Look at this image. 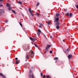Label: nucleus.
<instances>
[{"mask_svg":"<svg viewBox=\"0 0 78 78\" xmlns=\"http://www.w3.org/2000/svg\"><path fill=\"white\" fill-rule=\"evenodd\" d=\"M34 53L33 51H31V54L27 55L26 56V58L27 59H29V57H30L31 58H33L34 57Z\"/></svg>","mask_w":78,"mask_h":78,"instance_id":"obj_1","label":"nucleus"},{"mask_svg":"<svg viewBox=\"0 0 78 78\" xmlns=\"http://www.w3.org/2000/svg\"><path fill=\"white\" fill-rule=\"evenodd\" d=\"M47 47H46L45 48V50L46 52H47L48 51V48H50V47L51 46V45L47 44Z\"/></svg>","mask_w":78,"mask_h":78,"instance_id":"obj_2","label":"nucleus"},{"mask_svg":"<svg viewBox=\"0 0 78 78\" xmlns=\"http://www.w3.org/2000/svg\"><path fill=\"white\" fill-rule=\"evenodd\" d=\"M55 22H56V25L57 26L59 25V20H55L54 21Z\"/></svg>","mask_w":78,"mask_h":78,"instance_id":"obj_3","label":"nucleus"},{"mask_svg":"<svg viewBox=\"0 0 78 78\" xmlns=\"http://www.w3.org/2000/svg\"><path fill=\"white\" fill-rule=\"evenodd\" d=\"M29 12H30L31 16H34V15L33 14V12H31V8H29Z\"/></svg>","mask_w":78,"mask_h":78,"instance_id":"obj_4","label":"nucleus"},{"mask_svg":"<svg viewBox=\"0 0 78 78\" xmlns=\"http://www.w3.org/2000/svg\"><path fill=\"white\" fill-rule=\"evenodd\" d=\"M4 13V10L3 9H0V16L2 15Z\"/></svg>","mask_w":78,"mask_h":78,"instance_id":"obj_5","label":"nucleus"},{"mask_svg":"<svg viewBox=\"0 0 78 78\" xmlns=\"http://www.w3.org/2000/svg\"><path fill=\"white\" fill-rule=\"evenodd\" d=\"M72 55H68V58L69 59H70V58H72Z\"/></svg>","mask_w":78,"mask_h":78,"instance_id":"obj_6","label":"nucleus"},{"mask_svg":"<svg viewBox=\"0 0 78 78\" xmlns=\"http://www.w3.org/2000/svg\"><path fill=\"white\" fill-rule=\"evenodd\" d=\"M59 13H57L55 15V16H56V17H59Z\"/></svg>","mask_w":78,"mask_h":78,"instance_id":"obj_7","label":"nucleus"},{"mask_svg":"<svg viewBox=\"0 0 78 78\" xmlns=\"http://www.w3.org/2000/svg\"><path fill=\"white\" fill-rule=\"evenodd\" d=\"M12 12L14 13V14H16V12L15 11H14V10H12Z\"/></svg>","mask_w":78,"mask_h":78,"instance_id":"obj_8","label":"nucleus"},{"mask_svg":"<svg viewBox=\"0 0 78 78\" xmlns=\"http://www.w3.org/2000/svg\"><path fill=\"white\" fill-rule=\"evenodd\" d=\"M36 41V38L35 37H34L32 38V41Z\"/></svg>","mask_w":78,"mask_h":78,"instance_id":"obj_9","label":"nucleus"},{"mask_svg":"<svg viewBox=\"0 0 78 78\" xmlns=\"http://www.w3.org/2000/svg\"><path fill=\"white\" fill-rule=\"evenodd\" d=\"M18 3H19V4H20V5H22L23 4L22 2L21 1H19Z\"/></svg>","mask_w":78,"mask_h":78,"instance_id":"obj_10","label":"nucleus"},{"mask_svg":"<svg viewBox=\"0 0 78 78\" xmlns=\"http://www.w3.org/2000/svg\"><path fill=\"white\" fill-rule=\"evenodd\" d=\"M7 7H9V5L8 3L6 4Z\"/></svg>","mask_w":78,"mask_h":78,"instance_id":"obj_11","label":"nucleus"},{"mask_svg":"<svg viewBox=\"0 0 78 78\" xmlns=\"http://www.w3.org/2000/svg\"><path fill=\"white\" fill-rule=\"evenodd\" d=\"M57 59H58V57H55L54 58V60H57Z\"/></svg>","mask_w":78,"mask_h":78,"instance_id":"obj_12","label":"nucleus"},{"mask_svg":"<svg viewBox=\"0 0 78 78\" xmlns=\"http://www.w3.org/2000/svg\"><path fill=\"white\" fill-rule=\"evenodd\" d=\"M48 25H51V22H50V21H48Z\"/></svg>","mask_w":78,"mask_h":78,"instance_id":"obj_13","label":"nucleus"},{"mask_svg":"<svg viewBox=\"0 0 78 78\" xmlns=\"http://www.w3.org/2000/svg\"><path fill=\"white\" fill-rule=\"evenodd\" d=\"M34 46L36 47H37V48H39V47L38 45H36V44H34Z\"/></svg>","mask_w":78,"mask_h":78,"instance_id":"obj_14","label":"nucleus"},{"mask_svg":"<svg viewBox=\"0 0 78 78\" xmlns=\"http://www.w3.org/2000/svg\"><path fill=\"white\" fill-rule=\"evenodd\" d=\"M56 28L57 29H59V26H56Z\"/></svg>","mask_w":78,"mask_h":78,"instance_id":"obj_15","label":"nucleus"},{"mask_svg":"<svg viewBox=\"0 0 78 78\" xmlns=\"http://www.w3.org/2000/svg\"><path fill=\"white\" fill-rule=\"evenodd\" d=\"M39 2H37V5H36V6H39Z\"/></svg>","mask_w":78,"mask_h":78,"instance_id":"obj_16","label":"nucleus"},{"mask_svg":"<svg viewBox=\"0 0 78 78\" xmlns=\"http://www.w3.org/2000/svg\"><path fill=\"white\" fill-rule=\"evenodd\" d=\"M19 63V62L18 61H17L16 62V64H18Z\"/></svg>","mask_w":78,"mask_h":78,"instance_id":"obj_17","label":"nucleus"},{"mask_svg":"<svg viewBox=\"0 0 78 78\" xmlns=\"http://www.w3.org/2000/svg\"><path fill=\"white\" fill-rule=\"evenodd\" d=\"M0 76H3V73H0Z\"/></svg>","mask_w":78,"mask_h":78,"instance_id":"obj_18","label":"nucleus"},{"mask_svg":"<svg viewBox=\"0 0 78 78\" xmlns=\"http://www.w3.org/2000/svg\"><path fill=\"white\" fill-rule=\"evenodd\" d=\"M72 16V13H71L69 14V16L70 17H71Z\"/></svg>","mask_w":78,"mask_h":78,"instance_id":"obj_19","label":"nucleus"},{"mask_svg":"<svg viewBox=\"0 0 78 78\" xmlns=\"http://www.w3.org/2000/svg\"><path fill=\"white\" fill-rule=\"evenodd\" d=\"M20 24L21 27H22V23L20 22Z\"/></svg>","mask_w":78,"mask_h":78,"instance_id":"obj_20","label":"nucleus"},{"mask_svg":"<svg viewBox=\"0 0 78 78\" xmlns=\"http://www.w3.org/2000/svg\"><path fill=\"white\" fill-rule=\"evenodd\" d=\"M37 34H38V36H39V35H40V33L39 32H37Z\"/></svg>","mask_w":78,"mask_h":78,"instance_id":"obj_21","label":"nucleus"},{"mask_svg":"<svg viewBox=\"0 0 78 78\" xmlns=\"http://www.w3.org/2000/svg\"><path fill=\"white\" fill-rule=\"evenodd\" d=\"M8 9L9 11H11V7H9Z\"/></svg>","mask_w":78,"mask_h":78,"instance_id":"obj_22","label":"nucleus"},{"mask_svg":"<svg viewBox=\"0 0 78 78\" xmlns=\"http://www.w3.org/2000/svg\"><path fill=\"white\" fill-rule=\"evenodd\" d=\"M5 23H7L8 22V20H6L5 21Z\"/></svg>","mask_w":78,"mask_h":78,"instance_id":"obj_23","label":"nucleus"},{"mask_svg":"<svg viewBox=\"0 0 78 78\" xmlns=\"http://www.w3.org/2000/svg\"><path fill=\"white\" fill-rule=\"evenodd\" d=\"M41 76H42V77L43 76V73H41Z\"/></svg>","mask_w":78,"mask_h":78,"instance_id":"obj_24","label":"nucleus"},{"mask_svg":"<svg viewBox=\"0 0 78 78\" xmlns=\"http://www.w3.org/2000/svg\"><path fill=\"white\" fill-rule=\"evenodd\" d=\"M66 16H69V13H68L66 14Z\"/></svg>","mask_w":78,"mask_h":78,"instance_id":"obj_25","label":"nucleus"},{"mask_svg":"<svg viewBox=\"0 0 78 78\" xmlns=\"http://www.w3.org/2000/svg\"><path fill=\"white\" fill-rule=\"evenodd\" d=\"M65 12H67V9H65Z\"/></svg>","mask_w":78,"mask_h":78,"instance_id":"obj_26","label":"nucleus"},{"mask_svg":"<svg viewBox=\"0 0 78 78\" xmlns=\"http://www.w3.org/2000/svg\"><path fill=\"white\" fill-rule=\"evenodd\" d=\"M30 39L31 41H33V38H32L31 37H30Z\"/></svg>","mask_w":78,"mask_h":78,"instance_id":"obj_27","label":"nucleus"},{"mask_svg":"<svg viewBox=\"0 0 78 78\" xmlns=\"http://www.w3.org/2000/svg\"><path fill=\"white\" fill-rule=\"evenodd\" d=\"M29 73H32V71H31V70H30L29 71Z\"/></svg>","mask_w":78,"mask_h":78,"instance_id":"obj_28","label":"nucleus"},{"mask_svg":"<svg viewBox=\"0 0 78 78\" xmlns=\"http://www.w3.org/2000/svg\"><path fill=\"white\" fill-rule=\"evenodd\" d=\"M38 31L39 32H41V30L40 29L38 30Z\"/></svg>","mask_w":78,"mask_h":78,"instance_id":"obj_29","label":"nucleus"},{"mask_svg":"<svg viewBox=\"0 0 78 78\" xmlns=\"http://www.w3.org/2000/svg\"><path fill=\"white\" fill-rule=\"evenodd\" d=\"M52 52H53L52 51H51V50L50 51V53L51 54V53H52Z\"/></svg>","mask_w":78,"mask_h":78,"instance_id":"obj_30","label":"nucleus"},{"mask_svg":"<svg viewBox=\"0 0 78 78\" xmlns=\"http://www.w3.org/2000/svg\"><path fill=\"white\" fill-rule=\"evenodd\" d=\"M43 78H46V76L45 75H44V76H43Z\"/></svg>","mask_w":78,"mask_h":78,"instance_id":"obj_31","label":"nucleus"},{"mask_svg":"<svg viewBox=\"0 0 78 78\" xmlns=\"http://www.w3.org/2000/svg\"><path fill=\"white\" fill-rule=\"evenodd\" d=\"M3 6V5L2 4H1V5H0V7H2Z\"/></svg>","mask_w":78,"mask_h":78,"instance_id":"obj_32","label":"nucleus"},{"mask_svg":"<svg viewBox=\"0 0 78 78\" xmlns=\"http://www.w3.org/2000/svg\"><path fill=\"white\" fill-rule=\"evenodd\" d=\"M76 8H77L78 9V5H76Z\"/></svg>","mask_w":78,"mask_h":78,"instance_id":"obj_33","label":"nucleus"},{"mask_svg":"<svg viewBox=\"0 0 78 78\" xmlns=\"http://www.w3.org/2000/svg\"><path fill=\"white\" fill-rule=\"evenodd\" d=\"M50 77V76H46V78H48Z\"/></svg>","mask_w":78,"mask_h":78,"instance_id":"obj_34","label":"nucleus"},{"mask_svg":"<svg viewBox=\"0 0 78 78\" xmlns=\"http://www.w3.org/2000/svg\"><path fill=\"white\" fill-rule=\"evenodd\" d=\"M56 20H59V18L58 17H57Z\"/></svg>","mask_w":78,"mask_h":78,"instance_id":"obj_35","label":"nucleus"},{"mask_svg":"<svg viewBox=\"0 0 78 78\" xmlns=\"http://www.w3.org/2000/svg\"><path fill=\"white\" fill-rule=\"evenodd\" d=\"M69 49L67 48V49L66 51H68V52H69Z\"/></svg>","mask_w":78,"mask_h":78,"instance_id":"obj_36","label":"nucleus"},{"mask_svg":"<svg viewBox=\"0 0 78 78\" xmlns=\"http://www.w3.org/2000/svg\"><path fill=\"white\" fill-rule=\"evenodd\" d=\"M32 78H34V76L33 75H32Z\"/></svg>","mask_w":78,"mask_h":78,"instance_id":"obj_37","label":"nucleus"},{"mask_svg":"<svg viewBox=\"0 0 78 78\" xmlns=\"http://www.w3.org/2000/svg\"><path fill=\"white\" fill-rule=\"evenodd\" d=\"M39 13H37V16H39Z\"/></svg>","mask_w":78,"mask_h":78,"instance_id":"obj_38","label":"nucleus"},{"mask_svg":"<svg viewBox=\"0 0 78 78\" xmlns=\"http://www.w3.org/2000/svg\"><path fill=\"white\" fill-rule=\"evenodd\" d=\"M39 24L40 25H41V26H43V24H42L40 23Z\"/></svg>","mask_w":78,"mask_h":78,"instance_id":"obj_39","label":"nucleus"},{"mask_svg":"<svg viewBox=\"0 0 78 78\" xmlns=\"http://www.w3.org/2000/svg\"><path fill=\"white\" fill-rule=\"evenodd\" d=\"M39 27H40V28H41V27H42V26H41V25H39Z\"/></svg>","mask_w":78,"mask_h":78,"instance_id":"obj_40","label":"nucleus"},{"mask_svg":"<svg viewBox=\"0 0 78 78\" xmlns=\"http://www.w3.org/2000/svg\"><path fill=\"white\" fill-rule=\"evenodd\" d=\"M15 59H16V60H17L18 59V58H15Z\"/></svg>","mask_w":78,"mask_h":78,"instance_id":"obj_41","label":"nucleus"},{"mask_svg":"<svg viewBox=\"0 0 78 78\" xmlns=\"http://www.w3.org/2000/svg\"><path fill=\"white\" fill-rule=\"evenodd\" d=\"M29 78H31V75H30L29 76Z\"/></svg>","mask_w":78,"mask_h":78,"instance_id":"obj_42","label":"nucleus"},{"mask_svg":"<svg viewBox=\"0 0 78 78\" xmlns=\"http://www.w3.org/2000/svg\"><path fill=\"white\" fill-rule=\"evenodd\" d=\"M2 76H3V78H5V76H4L3 75Z\"/></svg>","mask_w":78,"mask_h":78,"instance_id":"obj_43","label":"nucleus"},{"mask_svg":"<svg viewBox=\"0 0 78 78\" xmlns=\"http://www.w3.org/2000/svg\"><path fill=\"white\" fill-rule=\"evenodd\" d=\"M0 2H3V0H0Z\"/></svg>","mask_w":78,"mask_h":78,"instance_id":"obj_44","label":"nucleus"},{"mask_svg":"<svg viewBox=\"0 0 78 78\" xmlns=\"http://www.w3.org/2000/svg\"><path fill=\"white\" fill-rule=\"evenodd\" d=\"M50 38H51H51H52V37L50 36Z\"/></svg>","mask_w":78,"mask_h":78,"instance_id":"obj_45","label":"nucleus"},{"mask_svg":"<svg viewBox=\"0 0 78 78\" xmlns=\"http://www.w3.org/2000/svg\"><path fill=\"white\" fill-rule=\"evenodd\" d=\"M63 42H65V40H63Z\"/></svg>","mask_w":78,"mask_h":78,"instance_id":"obj_46","label":"nucleus"},{"mask_svg":"<svg viewBox=\"0 0 78 78\" xmlns=\"http://www.w3.org/2000/svg\"><path fill=\"white\" fill-rule=\"evenodd\" d=\"M25 61H27V60H25Z\"/></svg>","mask_w":78,"mask_h":78,"instance_id":"obj_47","label":"nucleus"},{"mask_svg":"<svg viewBox=\"0 0 78 78\" xmlns=\"http://www.w3.org/2000/svg\"><path fill=\"white\" fill-rule=\"evenodd\" d=\"M57 62V61H55V62Z\"/></svg>","mask_w":78,"mask_h":78,"instance_id":"obj_48","label":"nucleus"},{"mask_svg":"<svg viewBox=\"0 0 78 78\" xmlns=\"http://www.w3.org/2000/svg\"><path fill=\"white\" fill-rule=\"evenodd\" d=\"M23 16H24V15H23Z\"/></svg>","mask_w":78,"mask_h":78,"instance_id":"obj_49","label":"nucleus"},{"mask_svg":"<svg viewBox=\"0 0 78 78\" xmlns=\"http://www.w3.org/2000/svg\"><path fill=\"white\" fill-rule=\"evenodd\" d=\"M45 37H46L45 36Z\"/></svg>","mask_w":78,"mask_h":78,"instance_id":"obj_50","label":"nucleus"},{"mask_svg":"<svg viewBox=\"0 0 78 78\" xmlns=\"http://www.w3.org/2000/svg\"><path fill=\"white\" fill-rule=\"evenodd\" d=\"M32 69H33V67H32Z\"/></svg>","mask_w":78,"mask_h":78,"instance_id":"obj_51","label":"nucleus"},{"mask_svg":"<svg viewBox=\"0 0 78 78\" xmlns=\"http://www.w3.org/2000/svg\"><path fill=\"white\" fill-rule=\"evenodd\" d=\"M77 27H78V26H77Z\"/></svg>","mask_w":78,"mask_h":78,"instance_id":"obj_52","label":"nucleus"},{"mask_svg":"<svg viewBox=\"0 0 78 78\" xmlns=\"http://www.w3.org/2000/svg\"><path fill=\"white\" fill-rule=\"evenodd\" d=\"M1 32V31H0V32Z\"/></svg>","mask_w":78,"mask_h":78,"instance_id":"obj_53","label":"nucleus"}]
</instances>
